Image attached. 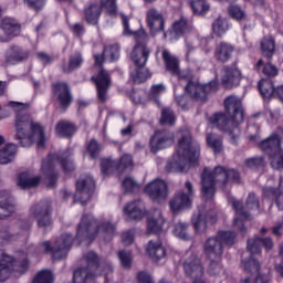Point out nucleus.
I'll return each instance as SVG.
<instances>
[{
	"mask_svg": "<svg viewBox=\"0 0 283 283\" xmlns=\"http://www.w3.org/2000/svg\"><path fill=\"white\" fill-rule=\"evenodd\" d=\"M178 146L176 154L172 156L170 163L167 164V171H175L178 174H186L191 167V163H196L200 156V146L193 145L191 132L181 129L177 133Z\"/></svg>",
	"mask_w": 283,
	"mask_h": 283,
	"instance_id": "obj_1",
	"label": "nucleus"
},
{
	"mask_svg": "<svg viewBox=\"0 0 283 283\" xmlns=\"http://www.w3.org/2000/svg\"><path fill=\"white\" fill-rule=\"evenodd\" d=\"M229 182L240 184V174L235 169L224 166H217L213 170L203 169L202 174V196L206 200H211L216 196V185L227 187Z\"/></svg>",
	"mask_w": 283,
	"mask_h": 283,
	"instance_id": "obj_2",
	"label": "nucleus"
},
{
	"mask_svg": "<svg viewBox=\"0 0 283 283\" xmlns=\"http://www.w3.org/2000/svg\"><path fill=\"white\" fill-rule=\"evenodd\" d=\"M10 107H19L21 111L15 115V140H20L21 147H32L36 136V120L28 112L30 105L19 102H9Z\"/></svg>",
	"mask_w": 283,
	"mask_h": 283,
	"instance_id": "obj_3",
	"label": "nucleus"
},
{
	"mask_svg": "<svg viewBox=\"0 0 283 283\" xmlns=\"http://www.w3.org/2000/svg\"><path fill=\"white\" fill-rule=\"evenodd\" d=\"M98 233H104L105 240H112L116 233V226L109 221L98 222L92 214H83L77 227L76 238L80 242L96 239Z\"/></svg>",
	"mask_w": 283,
	"mask_h": 283,
	"instance_id": "obj_4",
	"label": "nucleus"
},
{
	"mask_svg": "<svg viewBox=\"0 0 283 283\" xmlns=\"http://www.w3.org/2000/svg\"><path fill=\"white\" fill-rule=\"evenodd\" d=\"M70 150L49 155L42 163V171L45 174L44 182L49 189L56 185V165H61L64 171H74V163L70 159Z\"/></svg>",
	"mask_w": 283,
	"mask_h": 283,
	"instance_id": "obj_5",
	"label": "nucleus"
},
{
	"mask_svg": "<svg viewBox=\"0 0 283 283\" xmlns=\"http://www.w3.org/2000/svg\"><path fill=\"white\" fill-rule=\"evenodd\" d=\"M87 262V268H81L74 272L73 282L74 283H85L88 280H93L96 275H109L114 269L112 264L101 263L98 255L94 252H88L85 255Z\"/></svg>",
	"mask_w": 283,
	"mask_h": 283,
	"instance_id": "obj_6",
	"label": "nucleus"
},
{
	"mask_svg": "<svg viewBox=\"0 0 283 283\" xmlns=\"http://www.w3.org/2000/svg\"><path fill=\"white\" fill-rule=\"evenodd\" d=\"M229 203L235 211L233 229H235L237 231H239V233H242V235H244V233H247V228H244V220H249V211L260 213V199H258L255 193L250 192L245 201V207L242 205L241 201H238L234 198H230Z\"/></svg>",
	"mask_w": 283,
	"mask_h": 283,
	"instance_id": "obj_7",
	"label": "nucleus"
},
{
	"mask_svg": "<svg viewBox=\"0 0 283 283\" xmlns=\"http://www.w3.org/2000/svg\"><path fill=\"white\" fill-rule=\"evenodd\" d=\"M222 243H226L227 247H233L235 244V232L232 231H220L216 237L209 238L205 242V253H207L210 260H220L222 253H224V248Z\"/></svg>",
	"mask_w": 283,
	"mask_h": 283,
	"instance_id": "obj_8",
	"label": "nucleus"
},
{
	"mask_svg": "<svg viewBox=\"0 0 283 283\" xmlns=\"http://www.w3.org/2000/svg\"><path fill=\"white\" fill-rule=\"evenodd\" d=\"M281 145L282 139H280L277 134H272L259 144L260 149L269 154L273 169H283V150Z\"/></svg>",
	"mask_w": 283,
	"mask_h": 283,
	"instance_id": "obj_9",
	"label": "nucleus"
},
{
	"mask_svg": "<svg viewBox=\"0 0 283 283\" xmlns=\"http://www.w3.org/2000/svg\"><path fill=\"white\" fill-rule=\"evenodd\" d=\"M185 83H187L185 86L186 94H189L190 98H193L197 103H206L207 96L211 94V92H216V90H218V83L216 82L202 85L198 82L180 77L179 85H185Z\"/></svg>",
	"mask_w": 283,
	"mask_h": 283,
	"instance_id": "obj_10",
	"label": "nucleus"
},
{
	"mask_svg": "<svg viewBox=\"0 0 283 283\" xmlns=\"http://www.w3.org/2000/svg\"><path fill=\"white\" fill-rule=\"evenodd\" d=\"M135 41L136 45L130 53V59L136 67H145L149 61V54H151V50L147 46L149 38L145 31H139L135 33Z\"/></svg>",
	"mask_w": 283,
	"mask_h": 283,
	"instance_id": "obj_11",
	"label": "nucleus"
},
{
	"mask_svg": "<svg viewBox=\"0 0 283 283\" xmlns=\"http://www.w3.org/2000/svg\"><path fill=\"white\" fill-rule=\"evenodd\" d=\"M74 242V238L70 233H64L60 235L53 247L50 245L49 241H44L40 249L44 251V253H52L55 260H61L67 255L70 249H72V243Z\"/></svg>",
	"mask_w": 283,
	"mask_h": 283,
	"instance_id": "obj_12",
	"label": "nucleus"
},
{
	"mask_svg": "<svg viewBox=\"0 0 283 283\" xmlns=\"http://www.w3.org/2000/svg\"><path fill=\"white\" fill-rule=\"evenodd\" d=\"M96 184L92 177L87 176L85 178H81L76 182V192L74 199L77 200V202H81V205H87V202L92 200Z\"/></svg>",
	"mask_w": 283,
	"mask_h": 283,
	"instance_id": "obj_13",
	"label": "nucleus"
},
{
	"mask_svg": "<svg viewBox=\"0 0 283 283\" xmlns=\"http://www.w3.org/2000/svg\"><path fill=\"white\" fill-rule=\"evenodd\" d=\"M226 113L232 119L234 125H240L244 120V109L242 108V99L231 95L224 101Z\"/></svg>",
	"mask_w": 283,
	"mask_h": 283,
	"instance_id": "obj_14",
	"label": "nucleus"
},
{
	"mask_svg": "<svg viewBox=\"0 0 283 283\" xmlns=\"http://www.w3.org/2000/svg\"><path fill=\"white\" fill-rule=\"evenodd\" d=\"M92 81L95 82L98 98L102 103H105V101H107V90L112 87V76L109 72L105 71V69H101L98 73L92 77Z\"/></svg>",
	"mask_w": 283,
	"mask_h": 283,
	"instance_id": "obj_15",
	"label": "nucleus"
},
{
	"mask_svg": "<svg viewBox=\"0 0 283 283\" xmlns=\"http://www.w3.org/2000/svg\"><path fill=\"white\" fill-rule=\"evenodd\" d=\"M210 123L213 125V127H217V129H220L221 132H229L230 138L232 140H235V135L233 134V130H231V127L237 128L238 125L233 123V119L229 114L226 113H216L210 117Z\"/></svg>",
	"mask_w": 283,
	"mask_h": 283,
	"instance_id": "obj_16",
	"label": "nucleus"
},
{
	"mask_svg": "<svg viewBox=\"0 0 283 283\" xmlns=\"http://www.w3.org/2000/svg\"><path fill=\"white\" fill-rule=\"evenodd\" d=\"M174 145V133L169 130H157L150 139V149L157 154L160 149H167Z\"/></svg>",
	"mask_w": 283,
	"mask_h": 283,
	"instance_id": "obj_17",
	"label": "nucleus"
},
{
	"mask_svg": "<svg viewBox=\"0 0 283 283\" xmlns=\"http://www.w3.org/2000/svg\"><path fill=\"white\" fill-rule=\"evenodd\" d=\"M186 189H188V193L185 191H179L172 200L170 201V209L174 213H178L181 209H187V207H191V196L193 193V185L191 182H186Z\"/></svg>",
	"mask_w": 283,
	"mask_h": 283,
	"instance_id": "obj_18",
	"label": "nucleus"
},
{
	"mask_svg": "<svg viewBox=\"0 0 283 283\" xmlns=\"http://www.w3.org/2000/svg\"><path fill=\"white\" fill-rule=\"evenodd\" d=\"M242 81V72L238 66H223L221 70V83L227 90L238 87Z\"/></svg>",
	"mask_w": 283,
	"mask_h": 283,
	"instance_id": "obj_19",
	"label": "nucleus"
},
{
	"mask_svg": "<svg viewBox=\"0 0 283 283\" xmlns=\"http://www.w3.org/2000/svg\"><path fill=\"white\" fill-rule=\"evenodd\" d=\"M13 271L20 273L23 269H19V262L12 255L3 252L0 258V282H6Z\"/></svg>",
	"mask_w": 283,
	"mask_h": 283,
	"instance_id": "obj_20",
	"label": "nucleus"
},
{
	"mask_svg": "<svg viewBox=\"0 0 283 283\" xmlns=\"http://www.w3.org/2000/svg\"><path fill=\"white\" fill-rule=\"evenodd\" d=\"M145 192L151 200L160 202V200H167L169 189L167 188V182L160 179H155L146 186Z\"/></svg>",
	"mask_w": 283,
	"mask_h": 283,
	"instance_id": "obj_21",
	"label": "nucleus"
},
{
	"mask_svg": "<svg viewBox=\"0 0 283 283\" xmlns=\"http://www.w3.org/2000/svg\"><path fill=\"white\" fill-rule=\"evenodd\" d=\"M184 270L186 275L192 280H198L205 275V268L202 266L200 259L196 255H191L185 260Z\"/></svg>",
	"mask_w": 283,
	"mask_h": 283,
	"instance_id": "obj_22",
	"label": "nucleus"
},
{
	"mask_svg": "<svg viewBox=\"0 0 283 283\" xmlns=\"http://www.w3.org/2000/svg\"><path fill=\"white\" fill-rule=\"evenodd\" d=\"M133 165L134 158L129 154L123 155L118 161L103 159L101 164L103 174H109L112 169H127V167H132Z\"/></svg>",
	"mask_w": 283,
	"mask_h": 283,
	"instance_id": "obj_23",
	"label": "nucleus"
},
{
	"mask_svg": "<svg viewBox=\"0 0 283 283\" xmlns=\"http://www.w3.org/2000/svg\"><path fill=\"white\" fill-rule=\"evenodd\" d=\"M0 28L6 34V38L0 36L2 43L10 41L12 36L21 34V24L12 18H3Z\"/></svg>",
	"mask_w": 283,
	"mask_h": 283,
	"instance_id": "obj_24",
	"label": "nucleus"
},
{
	"mask_svg": "<svg viewBox=\"0 0 283 283\" xmlns=\"http://www.w3.org/2000/svg\"><path fill=\"white\" fill-rule=\"evenodd\" d=\"M262 245L265 251H271L273 249V240L271 238L260 239L258 237L249 239L247 249L251 255H260L262 253Z\"/></svg>",
	"mask_w": 283,
	"mask_h": 283,
	"instance_id": "obj_25",
	"label": "nucleus"
},
{
	"mask_svg": "<svg viewBox=\"0 0 283 283\" xmlns=\"http://www.w3.org/2000/svg\"><path fill=\"white\" fill-rule=\"evenodd\" d=\"M146 19L153 32H163L165 30V18L157 9H149L146 13Z\"/></svg>",
	"mask_w": 283,
	"mask_h": 283,
	"instance_id": "obj_26",
	"label": "nucleus"
},
{
	"mask_svg": "<svg viewBox=\"0 0 283 283\" xmlns=\"http://www.w3.org/2000/svg\"><path fill=\"white\" fill-rule=\"evenodd\" d=\"M120 56V46L118 44H113L105 46L103 54H96L94 55L95 64L102 65L106 61H109L111 63L114 61H118V57Z\"/></svg>",
	"mask_w": 283,
	"mask_h": 283,
	"instance_id": "obj_27",
	"label": "nucleus"
},
{
	"mask_svg": "<svg viewBox=\"0 0 283 283\" xmlns=\"http://www.w3.org/2000/svg\"><path fill=\"white\" fill-rule=\"evenodd\" d=\"M165 224V218H163V211L160 209H155L149 212L148 216V233H160Z\"/></svg>",
	"mask_w": 283,
	"mask_h": 283,
	"instance_id": "obj_28",
	"label": "nucleus"
},
{
	"mask_svg": "<svg viewBox=\"0 0 283 283\" xmlns=\"http://www.w3.org/2000/svg\"><path fill=\"white\" fill-rule=\"evenodd\" d=\"M161 59L165 63L167 72L172 74V76H178L180 74V60L169 50L165 49L161 52Z\"/></svg>",
	"mask_w": 283,
	"mask_h": 283,
	"instance_id": "obj_29",
	"label": "nucleus"
},
{
	"mask_svg": "<svg viewBox=\"0 0 283 283\" xmlns=\"http://www.w3.org/2000/svg\"><path fill=\"white\" fill-rule=\"evenodd\" d=\"M103 14V7L98 3H91L84 8V21L88 25H98V19Z\"/></svg>",
	"mask_w": 283,
	"mask_h": 283,
	"instance_id": "obj_30",
	"label": "nucleus"
},
{
	"mask_svg": "<svg viewBox=\"0 0 283 283\" xmlns=\"http://www.w3.org/2000/svg\"><path fill=\"white\" fill-rule=\"evenodd\" d=\"M233 52H235V46H233L231 43L221 42L214 50V59H217V61L220 63H228L231 61Z\"/></svg>",
	"mask_w": 283,
	"mask_h": 283,
	"instance_id": "obj_31",
	"label": "nucleus"
},
{
	"mask_svg": "<svg viewBox=\"0 0 283 283\" xmlns=\"http://www.w3.org/2000/svg\"><path fill=\"white\" fill-rule=\"evenodd\" d=\"M53 92L63 107H70L72 103V94H70V87L66 83L59 82L53 84Z\"/></svg>",
	"mask_w": 283,
	"mask_h": 283,
	"instance_id": "obj_32",
	"label": "nucleus"
},
{
	"mask_svg": "<svg viewBox=\"0 0 283 283\" xmlns=\"http://www.w3.org/2000/svg\"><path fill=\"white\" fill-rule=\"evenodd\" d=\"M11 199L10 192L0 191V220H6V218H10L14 213V205L11 203Z\"/></svg>",
	"mask_w": 283,
	"mask_h": 283,
	"instance_id": "obj_33",
	"label": "nucleus"
},
{
	"mask_svg": "<svg viewBox=\"0 0 283 283\" xmlns=\"http://www.w3.org/2000/svg\"><path fill=\"white\" fill-rule=\"evenodd\" d=\"M124 213L126 216H129L133 220H143L145 218V213H147V210H145V205L138 200V201H133L128 203L124 208Z\"/></svg>",
	"mask_w": 283,
	"mask_h": 283,
	"instance_id": "obj_34",
	"label": "nucleus"
},
{
	"mask_svg": "<svg viewBox=\"0 0 283 283\" xmlns=\"http://www.w3.org/2000/svg\"><path fill=\"white\" fill-rule=\"evenodd\" d=\"M209 220H210L209 214H207V212L202 210H200L198 213H195L192 216V227L197 235H202V233H207V224Z\"/></svg>",
	"mask_w": 283,
	"mask_h": 283,
	"instance_id": "obj_35",
	"label": "nucleus"
},
{
	"mask_svg": "<svg viewBox=\"0 0 283 283\" xmlns=\"http://www.w3.org/2000/svg\"><path fill=\"white\" fill-rule=\"evenodd\" d=\"M146 251L149 258H151V260H154L155 262H158V260H163V258L167 255V251L165 250V247H163V242H160V240H150L148 242Z\"/></svg>",
	"mask_w": 283,
	"mask_h": 283,
	"instance_id": "obj_36",
	"label": "nucleus"
},
{
	"mask_svg": "<svg viewBox=\"0 0 283 283\" xmlns=\"http://www.w3.org/2000/svg\"><path fill=\"white\" fill-rule=\"evenodd\" d=\"M264 198H275V203L283 211V178L280 179L279 189L273 187L263 188Z\"/></svg>",
	"mask_w": 283,
	"mask_h": 283,
	"instance_id": "obj_37",
	"label": "nucleus"
},
{
	"mask_svg": "<svg viewBox=\"0 0 283 283\" xmlns=\"http://www.w3.org/2000/svg\"><path fill=\"white\" fill-rule=\"evenodd\" d=\"M10 52L11 53L6 59V65H15V63H21V61H25L30 56L28 51H23V49L19 46H11Z\"/></svg>",
	"mask_w": 283,
	"mask_h": 283,
	"instance_id": "obj_38",
	"label": "nucleus"
},
{
	"mask_svg": "<svg viewBox=\"0 0 283 283\" xmlns=\"http://www.w3.org/2000/svg\"><path fill=\"white\" fill-rule=\"evenodd\" d=\"M55 134L61 138H72L76 134V125L72 122L61 120L56 124Z\"/></svg>",
	"mask_w": 283,
	"mask_h": 283,
	"instance_id": "obj_39",
	"label": "nucleus"
},
{
	"mask_svg": "<svg viewBox=\"0 0 283 283\" xmlns=\"http://www.w3.org/2000/svg\"><path fill=\"white\" fill-rule=\"evenodd\" d=\"M17 185L20 189H32L36 187V176L31 171L21 172L18 175Z\"/></svg>",
	"mask_w": 283,
	"mask_h": 283,
	"instance_id": "obj_40",
	"label": "nucleus"
},
{
	"mask_svg": "<svg viewBox=\"0 0 283 283\" xmlns=\"http://www.w3.org/2000/svg\"><path fill=\"white\" fill-rule=\"evenodd\" d=\"M191 21L187 20V18L181 17L179 20L175 21L172 24V30L176 36H182V34H187V32H191Z\"/></svg>",
	"mask_w": 283,
	"mask_h": 283,
	"instance_id": "obj_41",
	"label": "nucleus"
},
{
	"mask_svg": "<svg viewBox=\"0 0 283 283\" xmlns=\"http://www.w3.org/2000/svg\"><path fill=\"white\" fill-rule=\"evenodd\" d=\"M17 155V146L13 144L6 145L0 150V165H8L14 160V156Z\"/></svg>",
	"mask_w": 283,
	"mask_h": 283,
	"instance_id": "obj_42",
	"label": "nucleus"
},
{
	"mask_svg": "<svg viewBox=\"0 0 283 283\" xmlns=\"http://www.w3.org/2000/svg\"><path fill=\"white\" fill-rule=\"evenodd\" d=\"M261 50L264 56L273 59V54H275V39L273 36L263 38L261 41Z\"/></svg>",
	"mask_w": 283,
	"mask_h": 283,
	"instance_id": "obj_43",
	"label": "nucleus"
},
{
	"mask_svg": "<svg viewBox=\"0 0 283 283\" xmlns=\"http://www.w3.org/2000/svg\"><path fill=\"white\" fill-rule=\"evenodd\" d=\"M190 6L193 14L198 17H205L211 10V6H209L207 0H191Z\"/></svg>",
	"mask_w": 283,
	"mask_h": 283,
	"instance_id": "obj_44",
	"label": "nucleus"
},
{
	"mask_svg": "<svg viewBox=\"0 0 283 283\" xmlns=\"http://www.w3.org/2000/svg\"><path fill=\"white\" fill-rule=\"evenodd\" d=\"M259 91L263 98H273V96H275V87H273V82H271V80H261L259 82Z\"/></svg>",
	"mask_w": 283,
	"mask_h": 283,
	"instance_id": "obj_45",
	"label": "nucleus"
},
{
	"mask_svg": "<svg viewBox=\"0 0 283 283\" xmlns=\"http://www.w3.org/2000/svg\"><path fill=\"white\" fill-rule=\"evenodd\" d=\"M242 269L248 275H260V262L251 256L248 261H242Z\"/></svg>",
	"mask_w": 283,
	"mask_h": 283,
	"instance_id": "obj_46",
	"label": "nucleus"
},
{
	"mask_svg": "<svg viewBox=\"0 0 283 283\" xmlns=\"http://www.w3.org/2000/svg\"><path fill=\"white\" fill-rule=\"evenodd\" d=\"M151 74H149V71L147 69H144V66L137 67L135 72L130 73L132 81L137 85H140V83H145V81H147V78H149Z\"/></svg>",
	"mask_w": 283,
	"mask_h": 283,
	"instance_id": "obj_47",
	"label": "nucleus"
},
{
	"mask_svg": "<svg viewBox=\"0 0 283 283\" xmlns=\"http://www.w3.org/2000/svg\"><path fill=\"white\" fill-rule=\"evenodd\" d=\"M207 144L211 149H213L214 154H220L222 151V137L216 134L207 135Z\"/></svg>",
	"mask_w": 283,
	"mask_h": 283,
	"instance_id": "obj_48",
	"label": "nucleus"
},
{
	"mask_svg": "<svg viewBox=\"0 0 283 283\" xmlns=\"http://www.w3.org/2000/svg\"><path fill=\"white\" fill-rule=\"evenodd\" d=\"M229 14L235 21H247V11L238 4H231L228 9Z\"/></svg>",
	"mask_w": 283,
	"mask_h": 283,
	"instance_id": "obj_49",
	"label": "nucleus"
},
{
	"mask_svg": "<svg viewBox=\"0 0 283 283\" xmlns=\"http://www.w3.org/2000/svg\"><path fill=\"white\" fill-rule=\"evenodd\" d=\"M48 147V135L45 128L41 124L36 125V149H45Z\"/></svg>",
	"mask_w": 283,
	"mask_h": 283,
	"instance_id": "obj_50",
	"label": "nucleus"
},
{
	"mask_svg": "<svg viewBox=\"0 0 283 283\" xmlns=\"http://www.w3.org/2000/svg\"><path fill=\"white\" fill-rule=\"evenodd\" d=\"M39 227H50L52 224V218L50 217V206H45L43 210L38 212Z\"/></svg>",
	"mask_w": 283,
	"mask_h": 283,
	"instance_id": "obj_51",
	"label": "nucleus"
},
{
	"mask_svg": "<svg viewBox=\"0 0 283 283\" xmlns=\"http://www.w3.org/2000/svg\"><path fill=\"white\" fill-rule=\"evenodd\" d=\"M81 65H83V55L78 52L74 53L70 57L69 67H64L63 72L70 74V72H74V70H76V67H81Z\"/></svg>",
	"mask_w": 283,
	"mask_h": 283,
	"instance_id": "obj_52",
	"label": "nucleus"
},
{
	"mask_svg": "<svg viewBox=\"0 0 283 283\" xmlns=\"http://www.w3.org/2000/svg\"><path fill=\"white\" fill-rule=\"evenodd\" d=\"M229 30V23L222 18H218L212 24V31L217 36H222Z\"/></svg>",
	"mask_w": 283,
	"mask_h": 283,
	"instance_id": "obj_53",
	"label": "nucleus"
},
{
	"mask_svg": "<svg viewBox=\"0 0 283 283\" xmlns=\"http://www.w3.org/2000/svg\"><path fill=\"white\" fill-rule=\"evenodd\" d=\"M176 124V114L171 108L161 109L160 125H175Z\"/></svg>",
	"mask_w": 283,
	"mask_h": 283,
	"instance_id": "obj_54",
	"label": "nucleus"
},
{
	"mask_svg": "<svg viewBox=\"0 0 283 283\" xmlns=\"http://www.w3.org/2000/svg\"><path fill=\"white\" fill-rule=\"evenodd\" d=\"M187 229H189V224L178 222L175 224L174 233L177 238L181 240H189V233H187Z\"/></svg>",
	"mask_w": 283,
	"mask_h": 283,
	"instance_id": "obj_55",
	"label": "nucleus"
},
{
	"mask_svg": "<svg viewBox=\"0 0 283 283\" xmlns=\"http://www.w3.org/2000/svg\"><path fill=\"white\" fill-rule=\"evenodd\" d=\"M101 8H105L106 12L114 17L118 12V6L116 4V0H101Z\"/></svg>",
	"mask_w": 283,
	"mask_h": 283,
	"instance_id": "obj_56",
	"label": "nucleus"
},
{
	"mask_svg": "<svg viewBox=\"0 0 283 283\" xmlns=\"http://www.w3.org/2000/svg\"><path fill=\"white\" fill-rule=\"evenodd\" d=\"M54 274L50 270H42L36 274V283H53Z\"/></svg>",
	"mask_w": 283,
	"mask_h": 283,
	"instance_id": "obj_57",
	"label": "nucleus"
},
{
	"mask_svg": "<svg viewBox=\"0 0 283 283\" xmlns=\"http://www.w3.org/2000/svg\"><path fill=\"white\" fill-rule=\"evenodd\" d=\"M262 72L264 76H268V78H274V76H277L279 74L277 66H275L271 62H268L266 64H264Z\"/></svg>",
	"mask_w": 283,
	"mask_h": 283,
	"instance_id": "obj_58",
	"label": "nucleus"
},
{
	"mask_svg": "<svg viewBox=\"0 0 283 283\" xmlns=\"http://www.w3.org/2000/svg\"><path fill=\"white\" fill-rule=\"evenodd\" d=\"M167 92V87L164 86V84H155L150 88L149 98L151 101H156L160 94H165Z\"/></svg>",
	"mask_w": 283,
	"mask_h": 283,
	"instance_id": "obj_59",
	"label": "nucleus"
},
{
	"mask_svg": "<svg viewBox=\"0 0 283 283\" xmlns=\"http://www.w3.org/2000/svg\"><path fill=\"white\" fill-rule=\"evenodd\" d=\"M118 259L122 262V265L125 269H130L132 266V252H127V251H119L118 252Z\"/></svg>",
	"mask_w": 283,
	"mask_h": 283,
	"instance_id": "obj_60",
	"label": "nucleus"
},
{
	"mask_svg": "<svg viewBox=\"0 0 283 283\" xmlns=\"http://www.w3.org/2000/svg\"><path fill=\"white\" fill-rule=\"evenodd\" d=\"M245 167L250 169H259V167H264V157H253L245 160Z\"/></svg>",
	"mask_w": 283,
	"mask_h": 283,
	"instance_id": "obj_61",
	"label": "nucleus"
},
{
	"mask_svg": "<svg viewBox=\"0 0 283 283\" xmlns=\"http://www.w3.org/2000/svg\"><path fill=\"white\" fill-rule=\"evenodd\" d=\"M224 270L222 269V264H220V259H217V261H211L208 273L210 275H220Z\"/></svg>",
	"mask_w": 283,
	"mask_h": 283,
	"instance_id": "obj_62",
	"label": "nucleus"
},
{
	"mask_svg": "<svg viewBox=\"0 0 283 283\" xmlns=\"http://www.w3.org/2000/svg\"><path fill=\"white\" fill-rule=\"evenodd\" d=\"M87 151L91 158H96V156H98V151H101V146L98 145V142H96V139L91 140L87 146Z\"/></svg>",
	"mask_w": 283,
	"mask_h": 283,
	"instance_id": "obj_63",
	"label": "nucleus"
},
{
	"mask_svg": "<svg viewBox=\"0 0 283 283\" xmlns=\"http://www.w3.org/2000/svg\"><path fill=\"white\" fill-rule=\"evenodd\" d=\"M123 187L127 192L137 191V189H139L138 184H136L132 178L124 179Z\"/></svg>",
	"mask_w": 283,
	"mask_h": 283,
	"instance_id": "obj_64",
	"label": "nucleus"
}]
</instances>
